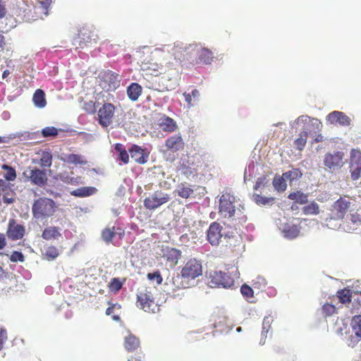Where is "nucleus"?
I'll return each mask as SVG.
<instances>
[{"mask_svg":"<svg viewBox=\"0 0 361 361\" xmlns=\"http://www.w3.org/2000/svg\"><path fill=\"white\" fill-rule=\"evenodd\" d=\"M188 50L195 51L197 53L198 56L197 61V63L209 64L213 61L214 55L212 51L207 48L200 47L198 45H190L188 48L185 49L176 46L173 48V52L175 59L180 61L185 60V59L184 54H187Z\"/></svg>","mask_w":361,"mask_h":361,"instance_id":"nucleus-1","label":"nucleus"},{"mask_svg":"<svg viewBox=\"0 0 361 361\" xmlns=\"http://www.w3.org/2000/svg\"><path fill=\"white\" fill-rule=\"evenodd\" d=\"M56 208V205L53 200L39 197L32 204V215L37 219L48 218L54 215Z\"/></svg>","mask_w":361,"mask_h":361,"instance_id":"nucleus-2","label":"nucleus"},{"mask_svg":"<svg viewBox=\"0 0 361 361\" xmlns=\"http://www.w3.org/2000/svg\"><path fill=\"white\" fill-rule=\"evenodd\" d=\"M352 202L350 197L348 196L340 197L336 201H335L330 208V213L326 218V222H330L332 220H342L347 214L348 212L350 211Z\"/></svg>","mask_w":361,"mask_h":361,"instance_id":"nucleus-3","label":"nucleus"},{"mask_svg":"<svg viewBox=\"0 0 361 361\" xmlns=\"http://www.w3.org/2000/svg\"><path fill=\"white\" fill-rule=\"evenodd\" d=\"M161 54L162 53L159 51L151 52L147 57L141 61V69L144 71H148L149 74L156 76L164 73L166 70L164 68L160 61Z\"/></svg>","mask_w":361,"mask_h":361,"instance_id":"nucleus-4","label":"nucleus"},{"mask_svg":"<svg viewBox=\"0 0 361 361\" xmlns=\"http://www.w3.org/2000/svg\"><path fill=\"white\" fill-rule=\"evenodd\" d=\"M25 182H30L34 185L42 188L47 184L48 177L44 169L35 166H28L23 172Z\"/></svg>","mask_w":361,"mask_h":361,"instance_id":"nucleus-5","label":"nucleus"},{"mask_svg":"<svg viewBox=\"0 0 361 361\" xmlns=\"http://www.w3.org/2000/svg\"><path fill=\"white\" fill-rule=\"evenodd\" d=\"M171 195L161 190H157L144 200V206L149 210H154L171 200Z\"/></svg>","mask_w":361,"mask_h":361,"instance_id":"nucleus-6","label":"nucleus"},{"mask_svg":"<svg viewBox=\"0 0 361 361\" xmlns=\"http://www.w3.org/2000/svg\"><path fill=\"white\" fill-rule=\"evenodd\" d=\"M235 197L230 193L223 194L219 200V213L225 218L234 216L236 209Z\"/></svg>","mask_w":361,"mask_h":361,"instance_id":"nucleus-7","label":"nucleus"},{"mask_svg":"<svg viewBox=\"0 0 361 361\" xmlns=\"http://www.w3.org/2000/svg\"><path fill=\"white\" fill-rule=\"evenodd\" d=\"M208 279V283L211 287L222 286L224 288H230L234 284L233 279L226 273L221 271L211 272Z\"/></svg>","mask_w":361,"mask_h":361,"instance_id":"nucleus-8","label":"nucleus"},{"mask_svg":"<svg viewBox=\"0 0 361 361\" xmlns=\"http://www.w3.org/2000/svg\"><path fill=\"white\" fill-rule=\"evenodd\" d=\"M115 106L113 104L104 103L97 111V121L103 128H107L113 121L115 113Z\"/></svg>","mask_w":361,"mask_h":361,"instance_id":"nucleus-9","label":"nucleus"},{"mask_svg":"<svg viewBox=\"0 0 361 361\" xmlns=\"http://www.w3.org/2000/svg\"><path fill=\"white\" fill-rule=\"evenodd\" d=\"M99 37L91 30L82 27L78 32L77 37L74 38L73 44L77 48H84L88 44L96 43Z\"/></svg>","mask_w":361,"mask_h":361,"instance_id":"nucleus-10","label":"nucleus"},{"mask_svg":"<svg viewBox=\"0 0 361 361\" xmlns=\"http://www.w3.org/2000/svg\"><path fill=\"white\" fill-rule=\"evenodd\" d=\"M202 267L200 262L195 259H189L180 271L181 276L187 279H194L202 275Z\"/></svg>","mask_w":361,"mask_h":361,"instance_id":"nucleus-11","label":"nucleus"},{"mask_svg":"<svg viewBox=\"0 0 361 361\" xmlns=\"http://www.w3.org/2000/svg\"><path fill=\"white\" fill-rule=\"evenodd\" d=\"M344 163V153L343 152H329L324 155V164L332 172L341 169Z\"/></svg>","mask_w":361,"mask_h":361,"instance_id":"nucleus-12","label":"nucleus"},{"mask_svg":"<svg viewBox=\"0 0 361 361\" xmlns=\"http://www.w3.org/2000/svg\"><path fill=\"white\" fill-rule=\"evenodd\" d=\"M361 226V211H351L350 214L343 221L342 228L348 233H352Z\"/></svg>","mask_w":361,"mask_h":361,"instance_id":"nucleus-13","label":"nucleus"},{"mask_svg":"<svg viewBox=\"0 0 361 361\" xmlns=\"http://www.w3.org/2000/svg\"><path fill=\"white\" fill-rule=\"evenodd\" d=\"M137 306L145 312L153 310L152 307L154 305L152 293L147 290L140 291L137 295Z\"/></svg>","mask_w":361,"mask_h":361,"instance_id":"nucleus-14","label":"nucleus"},{"mask_svg":"<svg viewBox=\"0 0 361 361\" xmlns=\"http://www.w3.org/2000/svg\"><path fill=\"white\" fill-rule=\"evenodd\" d=\"M25 233V227L18 224L15 219H10L8 221L6 235L12 240H17L23 238Z\"/></svg>","mask_w":361,"mask_h":361,"instance_id":"nucleus-15","label":"nucleus"},{"mask_svg":"<svg viewBox=\"0 0 361 361\" xmlns=\"http://www.w3.org/2000/svg\"><path fill=\"white\" fill-rule=\"evenodd\" d=\"M164 146L167 151L175 153L184 149L185 142L180 135H173L165 140Z\"/></svg>","mask_w":361,"mask_h":361,"instance_id":"nucleus-16","label":"nucleus"},{"mask_svg":"<svg viewBox=\"0 0 361 361\" xmlns=\"http://www.w3.org/2000/svg\"><path fill=\"white\" fill-rule=\"evenodd\" d=\"M124 230L120 227H107L102 230L101 237L102 240L107 245L112 243L113 238L118 235L121 239L124 236Z\"/></svg>","mask_w":361,"mask_h":361,"instance_id":"nucleus-17","label":"nucleus"},{"mask_svg":"<svg viewBox=\"0 0 361 361\" xmlns=\"http://www.w3.org/2000/svg\"><path fill=\"white\" fill-rule=\"evenodd\" d=\"M351 327L355 337L349 340L348 345L353 347L361 341V315H355L353 317Z\"/></svg>","mask_w":361,"mask_h":361,"instance_id":"nucleus-18","label":"nucleus"},{"mask_svg":"<svg viewBox=\"0 0 361 361\" xmlns=\"http://www.w3.org/2000/svg\"><path fill=\"white\" fill-rule=\"evenodd\" d=\"M222 227L219 224L213 222L207 231V240L212 245H217L222 237Z\"/></svg>","mask_w":361,"mask_h":361,"instance_id":"nucleus-19","label":"nucleus"},{"mask_svg":"<svg viewBox=\"0 0 361 361\" xmlns=\"http://www.w3.org/2000/svg\"><path fill=\"white\" fill-rule=\"evenodd\" d=\"M327 121L331 124H340L343 126L350 125V118L343 112L334 111L327 116Z\"/></svg>","mask_w":361,"mask_h":361,"instance_id":"nucleus-20","label":"nucleus"},{"mask_svg":"<svg viewBox=\"0 0 361 361\" xmlns=\"http://www.w3.org/2000/svg\"><path fill=\"white\" fill-rule=\"evenodd\" d=\"M129 153L131 158L138 164H143L147 161L148 156L145 154V150L136 145L129 149Z\"/></svg>","mask_w":361,"mask_h":361,"instance_id":"nucleus-21","label":"nucleus"},{"mask_svg":"<svg viewBox=\"0 0 361 361\" xmlns=\"http://www.w3.org/2000/svg\"><path fill=\"white\" fill-rule=\"evenodd\" d=\"M123 346L128 352H135L140 347V341L138 337L129 333L124 338Z\"/></svg>","mask_w":361,"mask_h":361,"instance_id":"nucleus-22","label":"nucleus"},{"mask_svg":"<svg viewBox=\"0 0 361 361\" xmlns=\"http://www.w3.org/2000/svg\"><path fill=\"white\" fill-rule=\"evenodd\" d=\"M181 257V251L176 248H167L164 255V257L166 262L169 263L171 267L176 266Z\"/></svg>","mask_w":361,"mask_h":361,"instance_id":"nucleus-23","label":"nucleus"},{"mask_svg":"<svg viewBox=\"0 0 361 361\" xmlns=\"http://www.w3.org/2000/svg\"><path fill=\"white\" fill-rule=\"evenodd\" d=\"M61 237V228L51 226L45 228L42 233V238L46 240H57Z\"/></svg>","mask_w":361,"mask_h":361,"instance_id":"nucleus-24","label":"nucleus"},{"mask_svg":"<svg viewBox=\"0 0 361 361\" xmlns=\"http://www.w3.org/2000/svg\"><path fill=\"white\" fill-rule=\"evenodd\" d=\"M142 93V87L136 82L130 84L127 88V94L133 102L137 101Z\"/></svg>","mask_w":361,"mask_h":361,"instance_id":"nucleus-25","label":"nucleus"},{"mask_svg":"<svg viewBox=\"0 0 361 361\" xmlns=\"http://www.w3.org/2000/svg\"><path fill=\"white\" fill-rule=\"evenodd\" d=\"M126 281V278H113L108 284L109 292L117 293L123 287Z\"/></svg>","mask_w":361,"mask_h":361,"instance_id":"nucleus-26","label":"nucleus"},{"mask_svg":"<svg viewBox=\"0 0 361 361\" xmlns=\"http://www.w3.org/2000/svg\"><path fill=\"white\" fill-rule=\"evenodd\" d=\"M32 101L37 107L44 108L47 105L44 92L37 89L33 94Z\"/></svg>","mask_w":361,"mask_h":361,"instance_id":"nucleus-27","label":"nucleus"},{"mask_svg":"<svg viewBox=\"0 0 361 361\" xmlns=\"http://www.w3.org/2000/svg\"><path fill=\"white\" fill-rule=\"evenodd\" d=\"M176 191L178 196L185 199L190 197L194 192L193 189L187 183H180Z\"/></svg>","mask_w":361,"mask_h":361,"instance_id":"nucleus-28","label":"nucleus"},{"mask_svg":"<svg viewBox=\"0 0 361 361\" xmlns=\"http://www.w3.org/2000/svg\"><path fill=\"white\" fill-rule=\"evenodd\" d=\"M97 192V189L94 187H82L78 188L71 192V194L75 197H88Z\"/></svg>","mask_w":361,"mask_h":361,"instance_id":"nucleus-29","label":"nucleus"},{"mask_svg":"<svg viewBox=\"0 0 361 361\" xmlns=\"http://www.w3.org/2000/svg\"><path fill=\"white\" fill-rule=\"evenodd\" d=\"M114 149L118 154V159L125 164L129 162V154L125 147L120 143L115 145Z\"/></svg>","mask_w":361,"mask_h":361,"instance_id":"nucleus-30","label":"nucleus"},{"mask_svg":"<svg viewBox=\"0 0 361 361\" xmlns=\"http://www.w3.org/2000/svg\"><path fill=\"white\" fill-rule=\"evenodd\" d=\"M285 237L293 239L298 236L300 228L296 225H287L283 228Z\"/></svg>","mask_w":361,"mask_h":361,"instance_id":"nucleus-31","label":"nucleus"},{"mask_svg":"<svg viewBox=\"0 0 361 361\" xmlns=\"http://www.w3.org/2000/svg\"><path fill=\"white\" fill-rule=\"evenodd\" d=\"M307 129H304L301 133H300L299 137L295 140V145L298 149L301 151L305 148L307 142Z\"/></svg>","mask_w":361,"mask_h":361,"instance_id":"nucleus-32","label":"nucleus"},{"mask_svg":"<svg viewBox=\"0 0 361 361\" xmlns=\"http://www.w3.org/2000/svg\"><path fill=\"white\" fill-rule=\"evenodd\" d=\"M42 255L47 260H54L59 255V251L56 246L50 245L45 249Z\"/></svg>","mask_w":361,"mask_h":361,"instance_id":"nucleus-33","label":"nucleus"},{"mask_svg":"<svg viewBox=\"0 0 361 361\" xmlns=\"http://www.w3.org/2000/svg\"><path fill=\"white\" fill-rule=\"evenodd\" d=\"M66 161L68 164L85 165L87 161L85 159L84 157L80 154H71L66 156Z\"/></svg>","mask_w":361,"mask_h":361,"instance_id":"nucleus-34","label":"nucleus"},{"mask_svg":"<svg viewBox=\"0 0 361 361\" xmlns=\"http://www.w3.org/2000/svg\"><path fill=\"white\" fill-rule=\"evenodd\" d=\"M288 198L300 204H303L307 202V195L300 191H296L290 193L288 195Z\"/></svg>","mask_w":361,"mask_h":361,"instance_id":"nucleus-35","label":"nucleus"},{"mask_svg":"<svg viewBox=\"0 0 361 361\" xmlns=\"http://www.w3.org/2000/svg\"><path fill=\"white\" fill-rule=\"evenodd\" d=\"M286 180L283 175H282V176H276L273 180V185L276 190L281 192L284 191L287 187Z\"/></svg>","mask_w":361,"mask_h":361,"instance_id":"nucleus-36","label":"nucleus"},{"mask_svg":"<svg viewBox=\"0 0 361 361\" xmlns=\"http://www.w3.org/2000/svg\"><path fill=\"white\" fill-rule=\"evenodd\" d=\"M39 165L42 167L49 168L52 164V154L50 152L44 151L42 152L39 161Z\"/></svg>","mask_w":361,"mask_h":361,"instance_id":"nucleus-37","label":"nucleus"},{"mask_svg":"<svg viewBox=\"0 0 361 361\" xmlns=\"http://www.w3.org/2000/svg\"><path fill=\"white\" fill-rule=\"evenodd\" d=\"M337 296L342 303H349L351 301L352 292L350 290L344 288L337 292Z\"/></svg>","mask_w":361,"mask_h":361,"instance_id":"nucleus-38","label":"nucleus"},{"mask_svg":"<svg viewBox=\"0 0 361 361\" xmlns=\"http://www.w3.org/2000/svg\"><path fill=\"white\" fill-rule=\"evenodd\" d=\"M283 175L287 180L292 182L293 180L300 178L302 173L299 169H293L292 170L283 173Z\"/></svg>","mask_w":361,"mask_h":361,"instance_id":"nucleus-39","label":"nucleus"},{"mask_svg":"<svg viewBox=\"0 0 361 361\" xmlns=\"http://www.w3.org/2000/svg\"><path fill=\"white\" fill-rule=\"evenodd\" d=\"M1 169L6 171L4 174L5 180L12 181L16 178V171L14 168L6 164H4Z\"/></svg>","mask_w":361,"mask_h":361,"instance_id":"nucleus-40","label":"nucleus"},{"mask_svg":"<svg viewBox=\"0 0 361 361\" xmlns=\"http://www.w3.org/2000/svg\"><path fill=\"white\" fill-rule=\"evenodd\" d=\"M302 212L305 214L312 215L318 214L319 213V207L318 204L315 202H312L310 204L305 206L302 208Z\"/></svg>","mask_w":361,"mask_h":361,"instance_id":"nucleus-41","label":"nucleus"},{"mask_svg":"<svg viewBox=\"0 0 361 361\" xmlns=\"http://www.w3.org/2000/svg\"><path fill=\"white\" fill-rule=\"evenodd\" d=\"M108 304L110 305V306L106 310V314L108 316L111 315L114 321H119L120 317L114 314V310L116 309L120 310L121 308V305L118 303L111 304L109 302Z\"/></svg>","mask_w":361,"mask_h":361,"instance_id":"nucleus-42","label":"nucleus"},{"mask_svg":"<svg viewBox=\"0 0 361 361\" xmlns=\"http://www.w3.org/2000/svg\"><path fill=\"white\" fill-rule=\"evenodd\" d=\"M161 125L164 126L163 129L169 132H173L177 128L176 122L170 117H166Z\"/></svg>","mask_w":361,"mask_h":361,"instance_id":"nucleus-43","label":"nucleus"},{"mask_svg":"<svg viewBox=\"0 0 361 361\" xmlns=\"http://www.w3.org/2000/svg\"><path fill=\"white\" fill-rule=\"evenodd\" d=\"M253 197L255 202L259 205H266L270 203H273L274 201V197H267L259 194H254Z\"/></svg>","mask_w":361,"mask_h":361,"instance_id":"nucleus-44","label":"nucleus"},{"mask_svg":"<svg viewBox=\"0 0 361 361\" xmlns=\"http://www.w3.org/2000/svg\"><path fill=\"white\" fill-rule=\"evenodd\" d=\"M322 311L325 317H329L336 312V308L334 305L326 303L322 306Z\"/></svg>","mask_w":361,"mask_h":361,"instance_id":"nucleus-45","label":"nucleus"},{"mask_svg":"<svg viewBox=\"0 0 361 361\" xmlns=\"http://www.w3.org/2000/svg\"><path fill=\"white\" fill-rule=\"evenodd\" d=\"M14 196L15 193L10 187V191H6L2 196L3 202L7 204H12L15 202Z\"/></svg>","mask_w":361,"mask_h":361,"instance_id":"nucleus-46","label":"nucleus"},{"mask_svg":"<svg viewBox=\"0 0 361 361\" xmlns=\"http://www.w3.org/2000/svg\"><path fill=\"white\" fill-rule=\"evenodd\" d=\"M147 278L149 281H155L157 285L161 284V283L163 281V278H162L159 271H156L152 273H148L147 274Z\"/></svg>","mask_w":361,"mask_h":361,"instance_id":"nucleus-47","label":"nucleus"},{"mask_svg":"<svg viewBox=\"0 0 361 361\" xmlns=\"http://www.w3.org/2000/svg\"><path fill=\"white\" fill-rule=\"evenodd\" d=\"M59 130L53 126L46 127L42 129V134L43 137H47L49 136H56L58 135Z\"/></svg>","mask_w":361,"mask_h":361,"instance_id":"nucleus-48","label":"nucleus"},{"mask_svg":"<svg viewBox=\"0 0 361 361\" xmlns=\"http://www.w3.org/2000/svg\"><path fill=\"white\" fill-rule=\"evenodd\" d=\"M361 163V152L357 149L350 151V163Z\"/></svg>","mask_w":361,"mask_h":361,"instance_id":"nucleus-49","label":"nucleus"},{"mask_svg":"<svg viewBox=\"0 0 361 361\" xmlns=\"http://www.w3.org/2000/svg\"><path fill=\"white\" fill-rule=\"evenodd\" d=\"M240 292H241L242 295L244 297H245L247 299L253 298V295H254L253 290L252 289L251 287H250L249 286H247L246 284H244L241 286Z\"/></svg>","mask_w":361,"mask_h":361,"instance_id":"nucleus-50","label":"nucleus"},{"mask_svg":"<svg viewBox=\"0 0 361 361\" xmlns=\"http://www.w3.org/2000/svg\"><path fill=\"white\" fill-rule=\"evenodd\" d=\"M178 170L180 171L181 173L187 177L192 175L194 173L192 169L184 162L180 164Z\"/></svg>","mask_w":361,"mask_h":361,"instance_id":"nucleus-51","label":"nucleus"},{"mask_svg":"<svg viewBox=\"0 0 361 361\" xmlns=\"http://www.w3.org/2000/svg\"><path fill=\"white\" fill-rule=\"evenodd\" d=\"M10 260L13 262H23L25 260V257L22 252L18 251H13L10 256Z\"/></svg>","mask_w":361,"mask_h":361,"instance_id":"nucleus-52","label":"nucleus"},{"mask_svg":"<svg viewBox=\"0 0 361 361\" xmlns=\"http://www.w3.org/2000/svg\"><path fill=\"white\" fill-rule=\"evenodd\" d=\"M62 180L66 183L72 184V185H78L82 183V178L80 176L77 177H68L66 176L65 178L62 179Z\"/></svg>","mask_w":361,"mask_h":361,"instance_id":"nucleus-53","label":"nucleus"},{"mask_svg":"<svg viewBox=\"0 0 361 361\" xmlns=\"http://www.w3.org/2000/svg\"><path fill=\"white\" fill-rule=\"evenodd\" d=\"M267 183V176H263L262 177L258 178L254 185V190H257L262 187H264Z\"/></svg>","mask_w":361,"mask_h":361,"instance_id":"nucleus-54","label":"nucleus"},{"mask_svg":"<svg viewBox=\"0 0 361 361\" xmlns=\"http://www.w3.org/2000/svg\"><path fill=\"white\" fill-rule=\"evenodd\" d=\"M350 172L353 180H358L361 176V169L350 168Z\"/></svg>","mask_w":361,"mask_h":361,"instance_id":"nucleus-55","label":"nucleus"},{"mask_svg":"<svg viewBox=\"0 0 361 361\" xmlns=\"http://www.w3.org/2000/svg\"><path fill=\"white\" fill-rule=\"evenodd\" d=\"M7 340L6 330L0 327V350L3 348L4 344Z\"/></svg>","mask_w":361,"mask_h":361,"instance_id":"nucleus-56","label":"nucleus"},{"mask_svg":"<svg viewBox=\"0 0 361 361\" xmlns=\"http://www.w3.org/2000/svg\"><path fill=\"white\" fill-rule=\"evenodd\" d=\"M39 4L44 10L45 14H47L48 8L51 4V0H39Z\"/></svg>","mask_w":361,"mask_h":361,"instance_id":"nucleus-57","label":"nucleus"},{"mask_svg":"<svg viewBox=\"0 0 361 361\" xmlns=\"http://www.w3.org/2000/svg\"><path fill=\"white\" fill-rule=\"evenodd\" d=\"M183 96L185 97V102L188 104V106L189 107L193 106V103L192 102V95L189 93L184 92Z\"/></svg>","mask_w":361,"mask_h":361,"instance_id":"nucleus-58","label":"nucleus"},{"mask_svg":"<svg viewBox=\"0 0 361 361\" xmlns=\"http://www.w3.org/2000/svg\"><path fill=\"white\" fill-rule=\"evenodd\" d=\"M310 119V117L307 115H302L297 118L298 123H306Z\"/></svg>","mask_w":361,"mask_h":361,"instance_id":"nucleus-59","label":"nucleus"},{"mask_svg":"<svg viewBox=\"0 0 361 361\" xmlns=\"http://www.w3.org/2000/svg\"><path fill=\"white\" fill-rule=\"evenodd\" d=\"M5 45V37L3 35L0 34V53L4 51Z\"/></svg>","mask_w":361,"mask_h":361,"instance_id":"nucleus-60","label":"nucleus"},{"mask_svg":"<svg viewBox=\"0 0 361 361\" xmlns=\"http://www.w3.org/2000/svg\"><path fill=\"white\" fill-rule=\"evenodd\" d=\"M6 238L4 234L0 233V250L6 246Z\"/></svg>","mask_w":361,"mask_h":361,"instance_id":"nucleus-61","label":"nucleus"},{"mask_svg":"<svg viewBox=\"0 0 361 361\" xmlns=\"http://www.w3.org/2000/svg\"><path fill=\"white\" fill-rule=\"evenodd\" d=\"M6 13V10L5 6L3 4L2 1L0 0V18H3Z\"/></svg>","mask_w":361,"mask_h":361,"instance_id":"nucleus-62","label":"nucleus"},{"mask_svg":"<svg viewBox=\"0 0 361 361\" xmlns=\"http://www.w3.org/2000/svg\"><path fill=\"white\" fill-rule=\"evenodd\" d=\"M86 106H90L89 113L94 114L95 112L94 103L93 102L91 101L86 104Z\"/></svg>","mask_w":361,"mask_h":361,"instance_id":"nucleus-63","label":"nucleus"},{"mask_svg":"<svg viewBox=\"0 0 361 361\" xmlns=\"http://www.w3.org/2000/svg\"><path fill=\"white\" fill-rule=\"evenodd\" d=\"M191 95L194 99H197V100H198V98L200 97V92L197 90L195 89L192 91Z\"/></svg>","mask_w":361,"mask_h":361,"instance_id":"nucleus-64","label":"nucleus"}]
</instances>
